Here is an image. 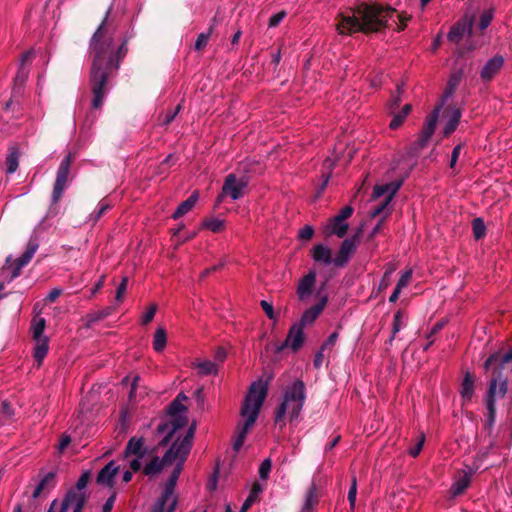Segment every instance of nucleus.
<instances>
[{
  "label": "nucleus",
  "mask_w": 512,
  "mask_h": 512,
  "mask_svg": "<svg viewBox=\"0 0 512 512\" xmlns=\"http://www.w3.org/2000/svg\"><path fill=\"white\" fill-rule=\"evenodd\" d=\"M129 449H130V456L133 455L135 457L136 455L142 453V451H147L150 448H148L147 446L144 445L143 438L132 437V438H130Z\"/></svg>",
  "instance_id": "ea45409f"
},
{
  "label": "nucleus",
  "mask_w": 512,
  "mask_h": 512,
  "mask_svg": "<svg viewBox=\"0 0 512 512\" xmlns=\"http://www.w3.org/2000/svg\"><path fill=\"white\" fill-rule=\"evenodd\" d=\"M211 33H212V27H210L207 32H203L198 35V37L195 41V44H194L195 50L200 51L206 47V45L209 41V38L211 36Z\"/></svg>",
  "instance_id": "49530a36"
},
{
  "label": "nucleus",
  "mask_w": 512,
  "mask_h": 512,
  "mask_svg": "<svg viewBox=\"0 0 512 512\" xmlns=\"http://www.w3.org/2000/svg\"><path fill=\"white\" fill-rule=\"evenodd\" d=\"M305 400L306 390L302 380H296L287 386L275 411V425L282 429L286 425V418L290 422L296 421L301 414Z\"/></svg>",
  "instance_id": "20e7f679"
},
{
  "label": "nucleus",
  "mask_w": 512,
  "mask_h": 512,
  "mask_svg": "<svg viewBox=\"0 0 512 512\" xmlns=\"http://www.w3.org/2000/svg\"><path fill=\"white\" fill-rule=\"evenodd\" d=\"M460 394L465 400L468 401L471 400L474 394V378L470 374V372H466L464 375V379L461 384Z\"/></svg>",
  "instance_id": "2f4dec72"
},
{
  "label": "nucleus",
  "mask_w": 512,
  "mask_h": 512,
  "mask_svg": "<svg viewBox=\"0 0 512 512\" xmlns=\"http://www.w3.org/2000/svg\"><path fill=\"white\" fill-rule=\"evenodd\" d=\"M461 116H462V111L460 108L454 107L451 110L450 119L445 124V127L443 129L444 136H449L456 130V128L460 122Z\"/></svg>",
  "instance_id": "c756f323"
},
{
  "label": "nucleus",
  "mask_w": 512,
  "mask_h": 512,
  "mask_svg": "<svg viewBox=\"0 0 512 512\" xmlns=\"http://www.w3.org/2000/svg\"><path fill=\"white\" fill-rule=\"evenodd\" d=\"M195 428L194 426H191L187 432L184 438L178 442V440L172 444V446H175V452L177 453L178 457H184L186 458L187 455L190 452L191 446H192V439L194 436Z\"/></svg>",
  "instance_id": "a211bd4d"
},
{
  "label": "nucleus",
  "mask_w": 512,
  "mask_h": 512,
  "mask_svg": "<svg viewBox=\"0 0 512 512\" xmlns=\"http://www.w3.org/2000/svg\"><path fill=\"white\" fill-rule=\"evenodd\" d=\"M248 186V177L241 176L237 177L236 174L231 173L226 176L222 194L218 196V201L222 200L223 196H230L232 200H238L244 195V191Z\"/></svg>",
  "instance_id": "9d476101"
},
{
  "label": "nucleus",
  "mask_w": 512,
  "mask_h": 512,
  "mask_svg": "<svg viewBox=\"0 0 512 512\" xmlns=\"http://www.w3.org/2000/svg\"><path fill=\"white\" fill-rule=\"evenodd\" d=\"M492 19H493V12H492V10L484 11L483 14L480 17L479 29L481 31L485 30L490 25Z\"/></svg>",
  "instance_id": "603ef678"
},
{
  "label": "nucleus",
  "mask_w": 512,
  "mask_h": 512,
  "mask_svg": "<svg viewBox=\"0 0 512 512\" xmlns=\"http://www.w3.org/2000/svg\"><path fill=\"white\" fill-rule=\"evenodd\" d=\"M402 318H403V314L401 311H397L394 315V319H393V327H392V335L390 336L389 340H388V344L391 345L394 338H395V335L401 330V328L405 325L402 321Z\"/></svg>",
  "instance_id": "a19ab883"
},
{
  "label": "nucleus",
  "mask_w": 512,
  "mask_h": 512,
  "mask_svg": "<svg viewBox=\"0 0 512 512\" xmlns=\"http://www.w3.org/2000/svg\"><path fill=\"white\" fill-rule=\"evenodd\" d=\"M473 235L476 240L484 237L486 232V226L481 218H475L472 222Z\"/></svg>",
  "instance_id": "37998d69"
},
{
  "label": "nucleus",
  "mask_w": 512,
  "mask_h": 512,
  "mask_svg": "<svg viewBox=\"0 0 512 512\" xmlns=\"http://www.w3.org/2000/svg\"><path fill=\"white\" fill-rule=\"evenodd\" d=\"M147 388L143 385H141V378L140 376L136 375L132 379V383L130 384V403L133 399H135L138 395L140 397H143L147 395Z\"/></svg>",
  "instance_id": "72a5a7b5"
},
{
  "label": "nucleus",
  "mask_w": 512,
  "mask_h": 512,
  "mask_svg": "<svg viewBox=\"0 0 512 512\" xmlns=\"http://www.w3.org/2000/svg\"><path fill=\"white\" fill-rule=\"evenodd\" d=\"M318 503V495H317V488L314 483L310 486V488L307 490L304 504L301 508L300 512H313L314 507Z\"/></svg>",
  "instance_id": "c85d7f7f"
},
{
  "label": "nucleus",
  "mask_w": 512,
  "mask_h": 512,
  "mask_svg": "<svg viewBox=\"0 0 512 512\" xmlns=\"http://www.w3.org/2000/svg\"><path fill=\"white\" fill-rule=\"evenodd\" d=\"M441 109H442V104H439L434 108L432 113L429 116H427V118L424 122L423 128L421 130L422 134L427 135L429 137H431L433 135L435 128H436V124L438 122V118H439Z\"/></svg>",
  "instance_id": "412c9836"
},
{
  "label": "nucleus",
  "mask_w": 512,
  "mask_h": 512,
  "mask_svg": "<svg viewBox=\"0 0 512 512\" xmlns=\"http://www.w3.org/2000/svg\"><path fill=\"white\" fill-rule=\"evenodd\" d=\"M37 341L36 346L34 348V358L38 363V366L41 365L43 359L46 357L49 349V339L47 337L35 339Z\"/></svg>",
  "instance_id": "7c9ffc66"
},
{
  "label": "nucleus",
  "mask_w": 512,
  "mask_h": 512,
  "mask_svg": "<svg viewBox=\"0 0 512 512\" xmlns=\"http://www.w3.org/2000/svg\"><path fill=\"white\" fill-rule=\"evenodd\" d=\"M29 75V69L20 65L16 76L14 77L13 96L22 95L23 87Z\"/></svg>",
  "instance_id": "a878e982"
},
{
  "label": "nucleus",
  "mask_w": 512,
  "mask_h": 512,
  "mask_svg": "<svg viewBox=\"0 0 512 512\" xmlns=\"http://www.w3.org/2000/svg\"><path fill=\"white\" fill-rule=\"evenodd\" d=\"M348 228L349 225L347 222L336 221V217L334 216L324 227V232L328 236L336 235L337 237L342 238L346 235Z\"/></svg>",
  "instance_id": "aec40b11"
},
{
  "label": "nucleus",
  "mask_w": 512,
  "mask_h": 512,
  "mask_svg": "<svg viewBox=\"0 0 512 512\" xmlns=\"http://www.w3.org/2000/svg\"><path fill=\"white\" fill-rule=\"evenodd\" d=\"M424 442H425V436L424 434H421L419 440L417 441L416 445L412 448H410L408 450V453L412 456V457H416L419 455L423 445H424Z\"/></svg>",
  "instance_id": "bf43d9fd"
},
{
  "label": "nucleus",
  "mask_w": 512,
  "mask_h": 512,
  "mask_svg": "<svg viewBox=\"0 0 512 512\" xmlns=\"http://www.w3.org/2000/svg\"><path fill=\"white\" fill-rule=\"evenodd\" d=\"M88 500L86 492L76 491L75 489H69L64 498L63 502L67 503V508L73 507V512H82Z\"/></svg>",
  "instance_id": "ddd939ff"
},
{
  "label": "nucleus",
  "mask_w": 512,
  "mask_h": 512,
  "mask_svg": "<svg viewBox=\"0 0 512 512\" xmlns=\"http://www.w3.org/2000/svg\"><path fill=\"white\" fill-rule=\"evenodd\" d=\"M356 495H357V480H356V477L353 476L352 483H351L350 489L348 491V501H349L351 510H353L355 507Z\"/></svg>",
  "instance_id": "8fccbe9b"
},
{
  "label": "nucleus",
  "mask_w": 512,
  "mask_h": 512,
  "mask_svg": "<svg viewBox=\"0 0 512 512\" xmlns=\"http://www.w3.org/2000/svg\"><path fill=\"white\" fill-rule=\"evenodd\" d=\"M412 106L410 104H406L403 106L402 110L396 114H394L391 122H390V128L391 129H397L399 128L402 123L404 122L407 115L411 112Z\"/></svg>",
  "instance_id": "e433bc0d"
},
{
  "label": "nucleus",
  "mask_w": 512,
  "mask_h": 512,
  "mask_svg": "<svg viewBox=\"0 0 512 512\" xmlns=\"http://www.w3.org/2000/svg\"><path fill=\"white\" fill-rule=\"evenodd\" d=\"M361 234L362 228H359L352 237L347 238L342 242L336 257L333 260L335 266L344 267L349 262L360 244Z\"/></svg>",
  "instance_id": "9b49d317"
},
{
  "label": "nucleus",
  "mask_w": 512,
  "mask_h": 512,
  "mask_svg": "<svg viewBox=\"0 0 512 512\" xmlns=\"http://www.w3.org/2000/svg\"><path fill=\"white\" fill-rule=\"evenodd\" d=\"M314 234V230L311 226L306 225L299 231V238L301 240H310Z\"/></svg>",
  "instance_id": "69168bd1"
},
{
  "label": "nucleus",
  "mask_w": 512,
  "mask_h": 512,
  "mask_svg": "<svg viewBox=\"0 0 512 512\" xmlns=\"http://www.w3.org/2000/svg\"><path fill=\"white\" fill-rule=\"evenodd\" d=\"M430 138L431 137L424 135L420 132L418 139L414 142V144L412 146L413 153L417 154L420 150H422L424 147H426Z\"/></svg>",
  "instance_id": "09e8293b"
},
{
  "label": "nucleus",
  "mask_w": 512,
  "mask_h": 512,
  "mask_svg": "<svg viewBox=\"0 0 512 512\" xmlns=\"http://www.w3.org/2000/svg\"><path fill=\"white\" fill-rule=\"evenodd\" d=\"M316 281V273L310 271L300 281L297 287V296L300 301L308 299L313 291Z\"/></svg>",
  "instance_id": "f3484780"
},
{
  "label": "nucleus",
  "mask_w": 512,
  "mask_h": 512,
  "mask_svg": "<svg viewBox=\"0 0 512 512\" xmlns=\"http://www.w3.org/2000/svg\"><path fill=\"white\" fill-rule=\"evenodd\" d=\"M38 247V240L36 238H31L27 244L25 252L17 259V263L20 267L26 266L31 261Z\"/></svg>",
  "instance_id": "bb28decb"
},
{
  "label": "nucleus",
  "mask_w": 512,
  "mask_h": 512,
  "mask_svg": "<svg viewBox=\"0 0 512 512\" xmlns=\"http://www.w3.org/2000/svg\"><path fill=\"white\" fill-rule=\"evenodd\" d=\"M1 414L7 419L12 420L14 411L11 404L8 401H3L1 403Z\"/></svg>",
  "instance_id": "4d7b16f0"
},
{
  "label": "nucleus",
  "mask_w": 512,
  "mask_h": 512,
  "mask_svg": "<svg viewBox=\"0 0 512 512\" xmlns=\"http://www.w3.org/2000/svg\"><path fill=\"white\" fill-rule=\"evenodd\" d=\"M403 84L397 85L396 93L392 95L388 107L391 113H394V110L398 108L401 100H402V94H403Z\"/></svg>",
  "instance_id": "a18cd8bd"
},
{
  "label": "nucleus",
  "mask_w": 512,
  "mask_h": 512,
  "mask_svg": "<svg viewBox=\"0 0 512 512\" xmlns=\"http://www.w3.org/2000/svg\"><path fill=\"white\" fill-rule=\"evenodd\" d=\"M411 276H412L411 270L404 272L401 275L400 279L398 280L396 287H398L400 289H403L404 287H406L411 279Z\"/></svg>",
  "instance_id": "0e129e2a"
},
{
  "label": "nucleus",
  "mask_w": 512,
  "mask_h": 512,
  "mask_svg": "<svg viewBox=\"0 0 512 512\" xmlns=\"http://www.w3.org/2000/svg\"><path fill=\"white\" fill-rule=\"evenodd\" d=\"M271 466H272V463H271V460L269 458L265 459L260 467H259V477L262 479V480H266L269 476V473L271 471Z\"/></svg>",
  "instance_id": "864d4df0"
},
{
  "label": "nucleus",
  "mask_w": 512,
  "mask_h": 512,
  "mask_svg": "<svg viewBox=\"0 0 512 512\" xmlns=\"http://www.w3.org/2000/svg\"><path fill=\"white\" fill-rule=\"evenodd\" d=\"M186 410V407L183 405L179 399H174L167 407V413L169 415L170 420L166 421L162 424H159L157 427V433L160 435H164L163 440L160 442V445H167L172 436L181 428L186 426L187 417L182 414Z\"/></svg>",
  "instance_id": "423d86ee"
},
{
  "label": "nucleus",
  "mask_w": 512,
  "mask_h": 512,
  "mask_svg": "<svg viewBox=\"0 0 512 512\" xmlns=\"http://www.w3.org/2000/svg\"><path fill=\"white\" fill-rule=\"evenodd\" d=\"M109 208V203L104 201L100 202L98 210L91 214V219L93 220V222H97Z\"/></svg>",
  "instance_id": "6e6d98bb"
},
{
  "label": "nucleus",
  "mask_w": 512,
  "mask_h": 512,
  "mask_svg": "<svg viewBox=\"0 0 512 512\" xmlns=\"http://www.w3.org/2000/svg\"><path fill=\"white\" fill-rule=\"evenodd\" d=\"M471 23L469 25H467L466 23H456L455 25H453L447 35V38L449 41L451 42H454V43H459L462 38L464 37L465 33L466 32H469V34H471V30H472V27H471Z\"/></svg>",
  "instance_id": "4be33fe9"
},
{
  "label": "nucleus",
  "mask_w": 512,
  "mask_h": 512,
  "mask_svg": "<svg viewBox=\"0 0 512 512\" xmlns=\"http://www.w3.org/2000/svg\"><path fill=\"white\" fill-rule=\"evenodd\" d=\"M353 213V208L351 206H345L339 214H337L336 221H343L346 222V219H348Z\"/></svg>",
  "instance_id": "680f3d73"
},
{
  "label": "nucleus",
  "mask_w": 512,
  "mask_h": 512,
  "mask_svg": "<svg viewBox=\"0 0 512 512\" xmlns=\"http://www.w3.org/2000/svg\"><path fill=\"white\" fill-rule=\"evenodd\" d=\"M126 41L115 44L107 36L105 22L98 27L90 41V50L93 55L90 70V86L93 94L92 107L98 109L102 106L107 94V82L111 72L119 68L120 62L126 55Z\"/></svg>",
  "instance_id": "f257e3e1"
},
{
  "label": "nucleus",
  "mask_w": 512,
  "mask_h": 512,
  "mask_svg": "<svg viewBox=\"0 0 512 512\" xmlns=\"http://www.w3.org/2000/svg\"><path fill=\"white\" fill-rule=\"evenodd\" d=\"M156 310H157V306L156 305H150L148 307V309L142 314L141 316V323L143 325H146L148 324L149 322L152 321L155 313H156Z\"/></svg>",
  "instance_id": "5fc2aeb1"
},
{
  "label": "nucleus",
  "mask_w": 512,
  "mask_h": 512,
  "mask_svg": "<svg viewBox=\"0 0 512 512\" xmlns=\"http://www.w3.org/2000/svg\"><path fill=\"white\" fill-rule=\"evenodd\" d=\"M498 387V379L492 378L489 384V389L486 396V408L488 411L487 419L485 422V428L491 430L495 423L496 417V407H495V397L498 394L500 397H504L507 393V381L504 380L500 383L499 389Z\"/></svg>",
  "instance_id": "6e6552de"
},
{
  "label": "nucleus",
  "mask_w": 512,
  "mask_h": 512,
  "mask_svg": "<svg viewBox=\"0 0 512 512\" xmlns=\"http://www.w3.org/2000/svg\"><path fill=\"white\" fill-rule=\"evenodd\" d=\"M199 198L198 191H194L185 201L179 204L172 215L173 219H178L187 214L196 204Z\"/></svg>",
  "instance_id": "5701e85b"
},
{
  "label": "nucleus",
  "mask_w": 512,
  "mask_h": 512,
  "mask_svg": "<svg viewBox=\"0 0 512 512\" xmlns=\"http://www.w3.org/2000/svg\"><path fill=\"white\" fill-rule=\"evenodd\" d=\"M46 320L42 317H35L32 321L31 330L34 339L44 338Z\"/></svg>",
  "instance_id": "4c0bfd02"
},
{
  "label": "nucleus",
  "mask_w": 512,
  "mask_h": 512,
  "mask_svg": "<svg viewBox=\"0 0 512 512\" xmlns=\"http://www.w3.org/2000/svg\"><path fill=\"white\" fill-rule=\"evenodd\" d=\"M89 480H90V472L89 471H85L79 477L75 487H72L71 489H75L76 491L84 492L83 490L86 488Z\"/></svg>",
  "instance_id": "3c124183"
},
{
  "label": "nucleus",
  "mask_w": 512,
  "mask_h": 512,
  "mask_svg": "<svg viewBox=\"0 0 512 512\" xmlns=\"http://www.w3.org/2000/svg\"><path fill=\"white\" fill-rule=\"evenodd\" d=\"M204 226L212 232H220L224 228V221L218 218H212L205 221Z\"/></svg>",
  "instance_id": "de8ad7c7"
},
{
  "label": "nucleus",
  "mask_w": 512,
  "mask_h": 512,
  "mask_svg": "<svg viewBox=\"0 0 512 512\" xmlns=\"http://www.w3.org/2000/svg\"><path fill=\"white\" fill-rule=\"evenodd\" d=\"M470 478L467 474H464L458 478L451 487V493L453 496L461 495L468 487Z\"/></svg>",
  "instance_id": "58836bf2"
},
{
  "label": "nucleus",
  "mask_w": 512,
  "mask_h": 512,
  "mask_svg": "<svg viewBox=\"0 0 512 512\" xmlns=\"http://www.w3.org/2000/svg\"><path fill=\"white\" fill-rule=\"evenodd\" d=\"M38 247V240L36 238H31L27 244L25 252L17 259V263L20 267L26 266L31 261Z\"/></svg>",
  "instance_id": "cd10ccee"
},
{
  "label": "nucleus",
  "mask_w": 512,
  "mask_h": 512,
  "mask_svg": "<svg viewBox=\"0 0 512 512\" xmlns=\"http://www.w3.org/2000/svg\"><path fill=\"white\" fill-rule=\"evenodd\" d=\"M175 510H176V501L173 500V502L170 503L168 505V507H166V509H163L160 506L154 504L151 512H175Z\"/></svg>",
  "instance_id": "774afa93"
},
{
  "label": "nucleus",
  "mask_w": 512,
  "mask_h": 512,
  "mask_svg": "<svg viewBox=\"0 0 512 512\" xmlns=\"http://www.w3.org/2000/svg\"><path fill=\"white\" fill-rule=\"evenodd\" d=\"M504 58L496 55L488 60L480 71V77L483 81L488 82L492 80L502 69Z\"/></svg>",
  "instance_id": "2eb2a0df"
},
{
  "label": "nucleus",
  "mask_w": 512,
  "mask_h": 512,
  "mask_svg": "<svg viewBox=\"0 0 512 512\" xmlns=\"http://www.w3.org/2000/svg\"><path fill=\"white\" fill-rule=\"evenodd\" d=\"M285 16H286L285 11H280V12L272 15L269 19L268 26L270 28L278 26L281 23V21L285 18Z\"/></svg>",
  "instance_id": "13d9d810"
},
{
  "label": "nucleus",
  "mask_w": 512,
  "mask_h": 512,
  "mask_svg": "<svg viewBox=\"0 0 512 512\" xmlns=\"http://www.w3.org/2000/svg\"><path fill=\"white\" fill-rule=\"evenodd\" d=\"M112 312V308L108 307L102 310L94 311L86 315L87 327H92L95 323L105 319Z\"/></svg>",
  "instance_id": "f704fd0d"
},
{
  "label": "nucleus",
  "mask_w": 512,
  "mask_h": 512,
  "mask_svg": "<svg viewBox=\"0 0 512 512\" xmlns=\"http://www.w3.org/2000/svg\"><path fill=\"white\" fill-rule=\"evenodd\" d=\"M167 335L164 328L159 327L153 337V348L156 352H162L166 347Z\"/></svg>",
  "instance_id": "c9c22d12"
},
{
  "label": "nucleus",
  "mask_w": 512,
  "mask_h": 512,
  "mask_svg": "<svg viewBox=\"0 0 512 512\" xmlns=\"http://www.w3.org/2000/svg\"><path fill=\"white\" fill-rule=\"evenodd\" d=\"M175 510H176V501L173 500V502L170 503L168 505V507H166V509H163L160 506L154 504L151 512H175Z\"/></svg>",
  "instance_id": "338daca9"
},
{
  "label": "nucleus",
  "mask_w": 512,
  "mask_h": 512,
  "mask_svg": "<svg viewBox=\"0 0 512 512\" xmlns=\"http://www.w3.org/2000/svg\"><path fill=\"white\" fill-rule=\"evenodd\" d=\"M353 213V208L351 206H345L339 214H337L336 221H343L346 222V219H348Z\"/></svg>",
  "instance_id": "052dcab7"
},
{
  "label": "nucleus",
  "mask_w": 512,
  "mask_h": 512,
  "mask_svg": "<svg viewBox=\"0 0 512 512\" xmlns=\"http://www.w3.org/2000/svg\"><path fill=\"white\" fill-rule=\"evenodd\" d=\"M7 173L12 174L18 168V152L16 149L10 151L6 158Z\"/></svg>",
  "instance_id": "c03bdc74"
},
{
  "label": "nucleus",
  "mask_w": 512,
  "mask_h": 512,
  "mask_svg": "<svg viewBox=\"0 0 512 512\" xmlns=\"http://www.w3.org/2000/svg\"><path fill=\"white\" fill-rule=\"evenodd\" d=\"M394 12L395 9L391 7L362 3L354 9L340 13L336 27L339 34L343 35L380 32L387 27Z\"/></svg>",
  "instance_id": "f03ea898"
},
{
  "label": "nucleus",
  "mask_w": 512,
  "mask_h": 512,
  "mask_svg": "<svg viewBox=\"0 0 512 512\" xmlns=\"http://www.w3.org/2000/svg\"><path fill=\"white\" fill-rule=\"evenodd\" d=\"M177 460L175 446H171L162 458H159L154 449L142 451L133 459H130V473L142 472L143 475L154 477L159 474L165 466L172 465Z\"/></svg>",
  "instance_id": "39448f33"
},
{
  "label": "nucleus",
  "mask_w": 512,
  "mask_h": 512,
  "mask_svg": "<svg viewBox=\"0 0 512 512\" xmlns=\"http://www.w3.org/2000/svg\"><path fill=\"white\" fill-rule=\"evenodd\" d=\"M120 465L115 460H111L107 463L98 473L96 482L99 485L112 487L114 483V477L118 473Z\"/></svg>",
  "instance_id": "4468645a"
},
{
  "label": "nucleus",
  "mask_w": 512,
  "mask_h": 512,
  "mask_svg": "<svg viewBox=\"0 0 512 512\" xmlns=\"http://www.w3.org/2000/svg\"><path fill=\"white\" fill-rule=\"evenodd\" d=\"M75 159V154L72 152H69L64 159L61 161L57 174L56 179L53 186V191L51 195V207H50V213H54L53 210L55 209V206L61 199L64 190L67 188L68 181H69V175H70V169L71 165Z\"/></svg>",
  "instance_id": "0eeeda50"
},
{
  "label": "nucleus",
  "mask_w": 512,
  "mask_h": 512,
  "mask_svg": "<svg viewBox=\"0 0 512 512\" xmlns=\"http://www.w3.org/2000/svg\"><path fill=\"white\" fill-rule=\"evenodd\" d=\"M63 293V290L61 288H53L49 293L48 295L46 296V298L44 299V301L46 303H53L57 300L58 297H60Z\"/></svg>",
  "instance_id": "e2e57ef3"
},
{
  "label": "nucleus",
  "mask_w": 512,
  "mask_h": 512,
  "mask_svg": "<svg viewBox=\"0 0 512 512\" xmlns=\"http://www.w3.org/2000/svg\"><path fill=\"white\" fill-rule=\"evenodd\" d=\"M195 367L198 369L200 376H208L211 374H217L218 366L216 363L210 360L197 361Z\"/></svg>",
  "instance_id": "473e14b6"
},
{
  "label": "nucleus",
  "mask_w": 512,
  "mask_h": 512,
  "mask_svg": "<svg viewBox=\"0 0 512 512\" xmlns=\"http://www.w3.org/2000/svg\"><path fill=\"white\" fill-rule=\"evenodd\" d=\"M303 327L297 323L293 324L291 328L289 329V333L287 335V338L285 342L280 347V350H282L286 346H290V348L293 351H297L300 349V347L303 344L304 341V333H303Z\"/></svg>",
  "instance_id": "dca6fc26"
},
{
  "label": "nucleus",
  "mask_w": 512,
  "mask_h": 512,
  "mask_svg": "<svg viewBox=\"0 0 512 512\" xmlns=\"http://www.w3.org/2000/svg\"><path fill=\"white\" fill-rule=\"evenodd\" d=\"M326 301H327L326 298H323L318 304L307 309L303 313L300 321L297 324L301 325L303 328L306 325L312 324L317 319V317L320 315V313L323 311V309L326 305Z\"/></svg>",
  "instance_id": "6ab92c4d"
},
{
  "label": "nucleus",
  "mask_w": 512,
  "mask_h": 512,
  "mask_svg": "<svg viewBox=\"0 0 512 512\" xmlns=\"http://www.w3.org/2000/svg\"><path fill=\"white\" fill-rule=\"evenodd\" d=\"M312 258L316 262H322L325 265H330L334 260L331 257V250L322 244L314 246L312 249Z\"/></svg>",
  "instance_id": "b1692460"
},
{
  "label": "nucleus",
  "mask_w": 512,
  "mask_h": 512,
  "mask_svg": "<svg viewBox=\"0 0 512 512\" xmlns=\"http://www.w3.org/2000/svg\"><path fill=\"white\" fill-rule=\"evenodd\" d=\"M401 186V182L399 183H389L385 185L376 186L373 190V196L376 198H379L381 196L386 195L384 201L377 205L373 210L370 212L371 217H376L382 214L389 203L391 202L392 198L396 194V192L399 190Z\"/></svg>",
  "instance_id": "f8f14e48"
},
{
  "label": "nucleus",
  "mask_w": 512,
  "mask_h": 512,
  "mask_svg": "<svg viewBox=\"0 0 512 512\" xmlns=\"http://www.w3.org/2000/svg\"><path fill=\"white\" fill-rule=\"evenodd\" d=\"M177 459H178V462L176 463V466L174 467L171 475L169 476L168 480L165 483L162 495L155 503L156 505L160 506L163 509H166V507H168V505L170 503H172L173 500L176 501V504L178 503L177 497L174 495V490H175L178 478L183 469V464H184V461L186 460V458L178 457Z\"/></svg>",
  "instance_id": "1a4fd4ad"
},
{
  "label": "nucleus",
  "mask_w": 512,
  "mask_h": 512,
  "mask_svg": "<svg viewBox=\"0 0 512 512\" xmlns=\"http://www.w3.org/2000/svg\"><path fill=\"white\" fill-rule=\"evenodd\" d=\"M268 392V383L258 380L253 382L243 401L240 414L245 419L237 426L233 449L238 452L243 446L249 430L255 424Z\"/></svg>",
  "instance_id": "7ed1b4c3"
},
{
  "label": "nucleus",
  "mask_w": 512,
  "mask_h": 512,
  "mask_svg": "<svg viewBox=\"0 0 512 512\" xmlns=\"http://www.w3.org/2000/svg\"><path fill=\"white\" fill-rule=\"evenodd\" d=\"M462 70H459V71H456L454 72L449 80H448V83H447V86H446V89L444 91V94L442 96V101L440 104H442V106L444 105V102L452 96V94L455 92L456 88L458 87V85L460 84L461 82V79H462Z\"/></svg>",
  "instance_id": "393cba45"
},
{
  "label": "nucleus",
  "mask_w": 512,
  "mask_h": 512,
  "mask_svg": "<svg viewBox=\"0 0 512 512\" xmlns=\"http://www.w3.org/2000/svg\"><path fill=\"white\" fill-rule=\"evenodd\" d=\"M55 478H56V472L55 471H51L49 473H47L42 479L41 481L39 482L38 486H41V488L45 491H50L52 490L55 485H56V481H55Z\"/></svg>",
  "instance_id": "79ce46f5"
}]
</instances>
